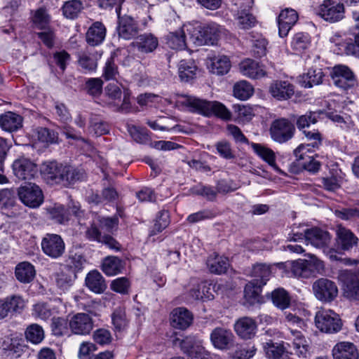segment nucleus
<instances>
[{
	"label": "nucleus",
	"instance_id": "nucleus-1",
	"mask_svg": "<svg viewBox=\"0 0 359 359\" xmlns=\"http://www.w3.org/2000/svg\"><path fill=\"white\" fill-rule=\"evenodd\" d=\"M41 173L47 183L62 184L65 187L83 180L86 177V173L83 169L64 165L57 161H48L43 163Z\"/></svg>",
	"mask_w": 359,
	"mask_h": 359
},
{
	"label": "nucleus",
	"instance_id": "nucleus-2",
	"mask_svg": "<svg viewBox=\"0 0 359 359\" xmlns=\"http://www.w3.org/2000/svg\"><path fill=\"white\" fill-rule=\"evenodd\" d=\"M182 104L191 107V111L202 115L210 116L215 115L223 120L231 119V114L228 109L221 102L217 101H207L196 97L185 95Z\"/></svg>",
	"mask_w": 359,
	"mask_h": 359
},
{
	"label": "nucleus",
	"instance_id": "nucleus-3",
	"mask_svg": "<svg viewBox=\"0 0 359 359\" xmlns=\"http://www.w3.org/2000/svg\"><path fill=\"white\" fill-rule=\"evenodd\" d=\"M309 259H298L286 263L294 277L309 278L323 274L325 272L324 262L313 255H309Z\"/></svg>",
	"mask_w": 359,
	"mask_h": 359
},
{
	"label": "nucleus",
	"instance_id": "nucleus-4",
	"mask_svg": "<svg viewBox=\"0 0 359 359\" xmlns=\"http://www.w3.org/2000/svg\"><path fill=\"white\" fill-rule=\"evenodd\" d=\"M187 32L189 39L196 46L214 45L220 36V27L215 23L203 26H187Z\"/></svg>",
	"mask_w": 359,
	"mask_h": 359
},
{
	"label": "nucleus",
	"instance_id": "nucleus-5",
	"mask_svg": "<svg viewBox=\"0 0 359 359\" xmlns=\"http://www.w3.org/2000/svg\"><path fill=\"white\" fill-rule=\"evenodd\" d=\"M315 323L317 328L325 333H336L342 326L339 315L332 310L318 311L315 316Z\"/></svg>",
	"mask_w": 359,
	"mask_h": 359
},
{
	"label": "nucleus",
	"instance_id": "nucleus-6",
	"mask_svg": "<svg viewBox=\"0 0 359 359\" xmlns=\"http://www.w3.org/2000/svg\"><path fill=\"white\" fill-rule=\"evenodd\" d=\"M294 130V126L291 121L287 118H281L272 122L270 127V135L275 142L284 143L293 137Z\"/></svg>",
	"mask_w": 359,
	"mask_h": 359
},
{
	"label": "nucleus",
	"instance_id": "nucleus-7",
	"mask_svg": "<svg viewBox=\"0 0 359 359\" xmlns=\"http://www.w3.org/2000/svg\"><path fill=\"white\" fill-rule=\"evenodd\" d=\"M316 299L323 302H332L338 295V288L334 282L327 278L316 280L312 285Z\"/></svg>",
	"mask_w": 359,
	"mask_h": 359
},
{
	"label": "nucleus",
	"instance_id": "nucleus-8",
	"mask_svg": "<svg viewBox=\"0 0 359 359\" xmlns=\"http://www.w3.org/2000/svg\"><path fill=\"white\" fill-rule=\"evenodd\" d=\"M20 201L27 206L37 208L43 201V195L40 187L34 183H26L18 189Z\"/></svg>",
	"mask_w": 359,
	"mask_h": 359
},
{
	"label": "nucleus",
	"instance_id": "nucleus-9",
	"mask_svg": "<svg viewBox=\"0 0 359 359\" xmlns=\"http://www.w3.org/2000/svg\"><path fill=\"white\" fill-rule=\"evenodd\" d=\"M41 245L43 252L52 259L62 257L65 250V242L58 234H46L42 238Z\"/></svg>",
	"mask_w": 359,
	"mask_h": 359
},
{
	"label": "nucleus",
	"instance_id": "nucleus-10",
	"mask_svg": "<svg viewBox=\"0 0 359 359\" xmlns=\"http://www.w3.org/2000/svg\"><path fill=\"white\" fill-rule=\"evenodd\" d=\"M345 8L343 4L336 0H325L319 6L318 15L330 22H336L344 18Z\"/></svg>",
	"mask_w": 359,
	"mask_h": 359
},
{
	"label": "nucleus",
	"instance_id": "nucleus-11",
	"mask_svg": "<svg viewBox=\"0 0 359 359\" xmlns=\"http://www.w3.org/2000/svg\"><path fill=\"white\" fill-rule=\"evenodd\" d=\"M334 85L344 90H348L356 86V79L351 70L344 65L334 66L331 72Z\"/></svg>",
	"mask_w": 359,
	"mask_h": 359
},
{
	"label": "nucleus",
	"instance_id": "nucleus-12",
	"mask_svg": "<svg viewBox=\"0 0 359 359\" xmlns=\"http://www.w3.org/2000/svg\"><path fill=\"white\" fill-rule=\"evenodd\" d=\"M339 280L343 285L344 296L350 300H359V279L348 270L339 272Z\"/></svg>",
	"mask_w": 359,
	"mask_h": 359
},
{
	"label": "nucleus",
	"instance_id": "nucleus-13",
	"mask_svg": "<svg viewBox=\"0 0 359 359\" xmlns=\"http://www.w3.org/2000/svg\"><path fill=\"white\" fill-rule=\"evenodd\" d=\"M172 345L180 346L181 350L189 357L201 354L205 350L202 341L191 336L186 337L184 339L176 337L172 340Z\"/></svg>",
	"mask_w": 359,
	"mask_h": 359
},
{
	"label": "nucleus",
	"instance_id": "nucleus-14",
	"mask_svg": "<svg viewBox=\"0 0 359 359\" xmlns=\"http://www.w3.org/2000/svg\"><path fill=\"white\" fill-rule=\"evenodd\" d=\"M210 338L215 348L227 350L232 346L234 336L231 330L218 327L212 331Z\"/></svg>",
	"mask_w": 359,
	"mask_h": 359
},
{
	"label": "nucleus",
	"instance_id": "nucleus-15",
	"mask_svg": "<svg viewBox=\"0 0 359 359\" xmlns=\"http://www.w3.org/2000/svg\"><path fill=\"white\" fill-rule=\"evenodd\" d=\"M13 170L16 177L22 180H29L37 173L36 165L25 158L16 159L13 163Z\"/></svg>",
	"mask_w": 359,
	"mask_h": 359
},
{
	"label": "nucleus",
	"instance_id": "nucleus-16",
	"mask_svg": "<svg viewBox=\"0 0 359 359\" xmlns=\"http://www.w3.org/2000/svg\"><path fill=\"white\" fill-rule=\"evenodd\" d=\"M288 339L292 341V348L296 355L306 358L310 355L309 341L299 330L290 327Z\"/></svg>",
	"mask_w": 359,
	"mask_h": 359
},
{
	"label": "nucleus",
	"instance_id": "nucleus-17",
	"mask_svg": "<svg viewBox=\"0 0 359 359\" xmlns=\"http://www.w3.org/2000/svg\"><path fill=\"white\" fill-rule=\"evenodd\" d=\"M305 240L308 243L317 248L327 247L330 243V234L320 228L314 227L304 229Z\"/></svg>",
	"mask_w": 359,
	"mask_h": 359
},
{
	"label": "nucleus",
	"instance_id": "nucleus-18",
	"mask_svg": "<svg viewBox=\"0 0 359 359\" xmlns=\"http://www.w3.org/2000/svg\"><path fill=\"white\" fill-rule=\"evenodd\" d=\"M86 235L90 241L101 243L112 250L118 252L121 250V245L115 238L109 234L102 235L101 230L95 225L87 229Z\"/></svg>",
	"mask_w": 359,
	"mask_h": 359
},
{
	"label": "nucleus",
	"instance_id": "nucleus-19",
	"mask_svg": "<svg viewBox=\"0 0 359 359\" xmlns=\"http://www.w3.org/2000/svg\"><path fill=\"white\" fill-rule=\"evenodd\" d=\"M69 328L75 334L85 335L90 332L93 327L91 318L86 313L74 315L69 320Z\"/></svg>",
	"mask_w": 359,
	"mask_h": 359
},
{
	"label": "nucleus",
	"instance_id": "nucleus-20",
	"mask_svg": "<svg viewBox=\"0 0 359 359\" xmlns=\"http://www.w3.org/2000/svg\"><path fill=\"white\" fill-rule=\"evenodd\" d=\"M299 18L297 11L292 8H285L278 15V32L280 37H285Z\"/></svg>",
	"mask_w": 359,
	"mask_h": 359
},
{
	"label": "nucleus",
	"instance_id": "nucleus-21",
	"mask_svg": "<svg viewBox=\"0 0 359 359\" xmlns=\"http://www.w3.org/2000/svg\"><path fill=\"white\" fill-rule=\"evenodd\" d=\"M118 25L117 27L118 34L120 37L128 40L137 34L138 26L136 21L129 15L121 16L118 14Z\"/></svg>",
	"mask_w": 359,
	"mask_h": 359
},
{
	"label": "nucleus",
	"instance_id": "nucleus-22",
	"mask_svg": "<svg viewBox=\"0 0 359 359\" xmlns=\"http://www.w3.org/2000/svg\"><path fill=\"white\" fill-rule=\"evenodd\" d=\"M337 244L344 251H350L357 246L359 238L348 229L339 226L337 230Z\"/></svg>",
	"mask_w": 359,
	"mask_h": 359
},
{
	"label": "nucleus",
	"instance_id": "nucleus-23",
	"mask_svg": "<svg viewBox=\"0 0 359 359\" xmlns=\"http://www.w3.org/2000/svg\"><path fill=\"white\" fill-rule=\"evenodd\" d=\"M192 321L193 315L186 308H176L170 313V324L176 329L184 330L190 326Z\"/></svg>",
	"mask_w": 359,
	"mask_h": 359
},
{
	"label": "nucleus",
	"instance_id": "nucleus-24",
	"mask_svg": "<svg viewBox=\"0 0 359 359\" xmlns=\"http://www.w3.org/2000/svg\"><path fill=\"white\" fill-rule=\"evenodd\" d=\"M334 359H359L356 346L351 342L337 343L332 348Z\"/></svg>",
	"mask_w": 359,
	"mask_h": 359
},
{
	"label": "nucleus",
	"instance_id": "nucleus-25",
	"mask_svg": "<svg viewBox=\"0 0 359 359\" xmlns=\"http://www.w3.org/2000/svg\"><path fill=\"white\" fill-rule=\"evenodd\" d=\"M234 329L240 337L249 339L255 335L257 324L252 318L243 317L236 321Z\"/></svg>",
	"mask_w": 359,
	"mask_h": 359
},
{
	"label": "nucleus",
	"instance_id": "nucleus-26",
	"mask_svg": "<svg viewBox=\"0 0 359 359\" xmlns=\"http://www.w3.org/2000/svg\"><path fill=\"white\" fill-rule=\"evenodd\" d=\"M106 32V27L101 22H95L86 34V42L92 46H98L104 40Z\"/></svg>",
	"mask_w": 359,
	"mask_h": 359
},
{
	"label": "nucleus",
	"instance_id": "nucleus-27",
	"mask_svg": "<svg viewBox=\"0 0 359 359\" xmlns=\"http://www.w3.org/2000/svg\"><path fill=\"white\" fill-rule=\"evenodd\" d=\"M206 264L210 273L217 275L225 273L230 266L229 259L216 252L208 257Z\"/></svg>",
	"mask_w": 359,
	"mask_h": 359
},
{
	"label": "nucleus",
	"instance_id": "nucleus-28",
	"mask_svg": "<svg viewBox=\"0 0 359 359\" xmlns=\"http://www.w3.org/2000/svg\"><path fill=\"white\" fill-rule=\"evenodd\" d=\"M133 45L139 52L149 53L156 49L158 46V40L154 34L147 33L137 36L136 40L133 42Z\"/></svg>",
	"mask_w": 359,
	"mask_h": 359
},
{
	"label": "nucleus",
	"instance_id": "nucleus-29",
	"mask_svg": "<svg viewBox=\"0 0 359 359\" xmlns=\"http://www.w3.org/2000/svg\"><path fill=\"white\" fill-rule=\"evenodd\" d=\"M239 69L243 75L252 79H258L266 75L262 67L252 59H245L242 61L239 65Z\"/></svg>",
	"mask_w": 359,
	"mask_h": 359
},
{
	"label": "nucleus",
	"instance_id": "nucleus-30",
	"mask_svg": "<svg viewBox=\"0 0 359 359\" xmlns=\"http://www.w3.org/2000/svg\"><path fill=\"white\" fill-rule=\"evenodd\" d=\"M248 276L253 277L261 285H266L271 274V266L263 263H257L245 270Z\"/></svg>",
	"mask_w": 359,
	"mask_h": 359
},
{
	"label": "nucleus",
	"instance_id": "nucleus-31",
	"mask_svg": "<svg viewBox=\"0 0 359 359\" xmlns=\"http://www.w3.org/2000/svg\"><path fill=\"white\" fill-rule=\"evenodd\" d=\"M324 73L320 68H311L299 76L298 81L302 87L311 88L323 83Z\"/></svg>",
	"mask_w": 359,
	"mask_h": 359
},
{
	"label": "nucleus",
	"instance_id": "nucleus-32",
	"mask_svg": "<svg viewBox=\"0 0 359 359\" xmlns=\"http://www.w3.org/2000/svg\"><path fill=\"white\" fill-rule=\"evenodd\" d=\"M187 25H182L178 29L170 31L165 37L167 45L172 49L182 50L187 46L184 28Z\"/></svg>",
	"mask_w": 359,
	"mask_h": 359
},
{
	"label": "nucleus",
	"instance_id": "nucleus-33",
	"mask_svg": "<svg viewBox=\"0 0 359 359\" xmlns=\"http://www.w3.org/2000/svg\"><path fill=\"white\" fill-rule=\"evenodd\" d=\"M125 267V262L115 256H107L102 262V271L109 276H115L122 272Z\"/></svg>",
	"mask_w": 359,
	"mask_h": 359
},
{
	"label": "nucleus",
	"instance_id": "nucleus-34",
	"mask_svg": "<svg viewBox=\"0 0 359 359\" xmlns=\"http://www.w3.org/2000/svg\"><path fill=\"white\" fill-rule=\"evenodd\" d=\"M270 92L278 100H287L293 95L294 87L287 81H276L271 85Z\"/></svg>",
	"mask_w": 359,
	"mask_h": 359
},
{
	"label": "nucleus",
	"instance_id": "nucleus-35",
	"mask_svg": "<svg viewBox=\"0 0 359 359\" xmlns=\"http://www.w3.org/2000/svg\"><path fill=\"white\" fill-rule=\"evenodd\" d=\"M0 126L6 131H16L22 126V117L14 112L8 111L0 116Z\"/></svg>",
	"mask_w": 359,
	"mask_h": 359
},
{
	"label": "nucleus",
	"instance_id": "nucleus-36",
	"mask_svg": "<svg viewBox=\"0 0 359 359\" xmlns=\"http://www.w3.org/2000/svg\"><path fill=\"white\" fill-rule=\"evenodd\" d=\"M86 285L90 290L97 294L102 293L107 289L104 278L97 271H93L88 273Z\"/></svg>",
	"mask_w": 359,
	"mask_h": 359
},
{
	"label": "nucleus",
	"instance_id": "nucleus-37",
	"mask_svg": "<svg viewBox=\"0 0 359 359\" xmlns=\"http://www.w3.org/2000/svg\"><path fill=\"white\" fill-rule=\"evenodd\" d=\"M266 356L271 359H293L285 350L283 344L274 343L271 340L263 344Z\"/></svg>",
	"mask_w": 359,
	"mask_h": 359
},
{
	"label": "nucleus",
	"instance_id": "nucleus-38",
	"mask_svg": "<svg viewBox=\"0 0 359 359\" xmlns=\"http://www.w3.org/2000/svg\"><path fill=\"white\" fill-rule=\"evenodd\" d=\"M36 271L34 266L27 262L19 263L15 270L18 280L23 283H30L34 278Z\"/></svg>",
	"mask_w": 359,
	"mask_h": 359
},
{
	"label": "nucleus",
	"instance_id": "nucleus-39",
	"mask_svg": "<svg viewBox=\"0 0 359 359\" xmlns=\"http://www.w3.org/2000/svg\"><path fill=\"white\" fill-rule=\"evenodd\" d=\"M210 71L217 75L226 74L231 68V62L226 55H219L210 59Z\"/></svg>",
	"mask_w": 359,
	"mask_h": 359
},
{
	"label": "nucleus",
	"instance_id": "nucleus-40",
	"mask_svg": "<svg viewBox=\"0 0 359 359\" xmlns=\"http://www.w3.org/2000/svg\"><path fill=\"white\" fill-rule=\"evenodd\" d=\"M190 296L196 300L206 301L214 298L211 292V285L206 282H201L194 287L189 292Z\"/></svg>",
	"mask_w": 359,
	"mask_h": 359
},
{
	"label": "nucleus",
	"instance_id": "nucleus-41",
	"mask_svg": "<svg viewBox=\"0 0 359 359\" xmlns=\"http://www.w3.org/2000/svg\"><path fill=\"white\" fill-rule=\"evenodd\" d=\"M178 70L180 79L187 82L195 77L197 67L193 60H182L180 62Z\"/></svg>",
	"mask_w": 359,
	"mask_h": 359
},
{
	"label": "nucleus",
	"instance_id": "nucleus-42",
	"mask_svg": "<svg viewBox=\"0 0 359 359\" xmlns=\"http://www.w3.org/2000/svg\"><path fill=\"white\" fill-rule=\"evenodd\" d=\"M251 147L253 151L269 165L276 170L278 169L276 163L275 153L271 149L257 143H252Z\"/></svg>",
	"mask_w": 359,
	"mask_h": 359
},
{
	"label": "nucleus",
	"instance_id": "nucleus-43",
	"mask_svg": "<svg viewBox=\"0 0 359 359\" xmlns=\"http://www.w3.org/2000/svg\"><path fill=\"white\" fill-rule=\"evenodd\" d=\"M271 299L273 304L280 309H285L290 305V297L283 288L274 290L271 293Z\"/></svg>",
	"mask_w": 359,
	"mask_h": 359
},
{
	"label": "nucleus",
	"instance_id": "nucleus-44",
	"mask_svg": "<svg viewBox=\"0 0 359 359\" xmlns=\"http://www.w3.org/2000/svg\"><path fill=\"white\" fill-rule=\"evenodd\" d=\"M49 217L59 224H65L69 220V212L65 207L60 204H55L48 209Z\"/></svg>",
	"mask_w": 359,
	"mask_h": 359
},
{
	"label": "nucleus",
	"instance_id": "nucleus-45",
	"mask_svg": "<svg viewBox=\"0 0 359 359\" xmlns=\"http://www.w3.org/2000/svg\"><path fill=\"white\" fill-rule=\"evenodd\" d=\"M25 337L27 341L37 344L44 339V332L41 326L38 324H32L27 327Z\"/></svg>",
	"mask_w": 359,
	"mask_h": 359
},
{
	"label": "nucleus",
	"instance_id": "nucleus-46",
	"mask_svg": "<svg viewBox=\"0 0 359 359\" xmlns=\"http://www.w3.org/2000/svg\"><path fill=\"white\" fill-rule=\"evenodd\" d=\"M253 94L252 86L246 81L236 83L233 86V95L236 97L245 100Z\"/></svg>",
	"mask_w": 359,
	"mask_h": 359
},
{
	"label": "nucleus",
	"instance_id": "nucleus-47",
	"mask_svg": "<svg viewBox=\"0 0 359 359\" xmlns=\"http://www.w3.org/2000/svg\"><path fill=\"white\" fill-rule=\"evenodd\" d=\"M264 285L259 284V282L252 280L248 282L244 289L245 297L251 302L258 300L259 294L262 291V287Z\"/></svg>",
	"mask_w": 359,
	"mask_h": 359
},
{
	"label": "nucleus",
	"instance_id": "nucleus-48",
	"mask_svg": "<svg viewBox=\"0 0 359 359\" xmlns=\"http://www.w3.org/2000/svg\"><path fill=\"white\" fill-rule=\"evenodd\" d=\"M82 7V3L79 0L69 1L62 7L63 14L67 18L74 19L81 12Z\"/></svg>",
	"mask_w": 359,
	"mask_h": 359
},
{
	"label": "nucleus",
	"instance_id": "nucleus-49",
	"mask_svg": "<svg viewBox=\"0 0 359 359\" xmlns=\"http://www.w3.org/2000/svg\"><path fill=\"white\" fill-rule=\"evenodd\" d=\"M36 135L38 140L43 143L53 144L57 142V133L47 128H38Z\"/></svg>",
	"mask_w": 359,
	"mask_h": 359
},
{
	"label": "nucleus",
	"instance_id": "nucleus-50",
	"mask_svg": "<svg viewBox=\"0 0 359 359\" xmlns=\"http://www.w3.org/2000/svg\"><path fill=\"white\" fill-rule=\"evenodd\" d=\"M4 302L6 304H7V307H8V313L11 311H13L15 313L21 312L25 306V300L18 295H13L11 297H8L4 299Z\"/></svg>",
	"mask_w": 359,
	"mask_h": 359
},
{
	"label": "nucleus",
	"instance_id": "nucleus-51",
	"mask_svg": "<svg viewBox=\"0 0 359 359\" xmlns=\"http://www.w3.org/2000/svg\"><path fill=\"white\" fill-rule=\"evenodd\" d=\"M310 44V38L308 34L297 33L292 38L291 45L297 51H302L306 49Z\"/></svg>",
	"mask_w": 359,
	"mask_h": 359
},
{
	"label": "nucleus",
	"instance_id": "nucleus-52",
	"mask_svg": "<svg viewBox=\"0 0 359 359\" xmlns=\"http://www.w3.org/2000/svg\"><path fill=\"white\" fill-rule=\"evenodd\" d=\"M238 25L242 29H250L256 23V18L245 9L238 11Z\"/></svg>",
	"mask_w": 359,
	"mask_h": 359
},
{
	"label": "nucleus",
	"instance_id": "nucleus-53",
	"mask_svg": "<svg viewBox=\"0 0 359 359\" xmlns=\"http://www.w3.org/2000/svg\"><path fill=\"white\" fill-rule=\"evenodd\" d=\"M112 323L116 330H123L128 323L126 312L121 308L116 309L112 314Z\"/></svg>",
	"mask_w": 359,
	"mask_h": 359
},
{
	"label": "nucleus",
	"instance_id": "nucleus-54",
	"mask_svg": "<svg viewBox=\"0 0 359 359\" xmlns=\"http://www.w3.org/2000/svg\"><path fill=\"white\" fill-rule=\"evenodd\" d=\"M318 142H314L311 144H301L294 150V155L297 161L304 160L308 156V154L313 152V149L317 147Z\"/></svg>",
	"mask_w": 359,
	"mask_h": 359
},
{
	"label": "nucleus",
	"instance_id": "nucleus-55",
	"mask_svg": "<svg viewBox=\"0 0 359 359\" xmlns=\"http://www.w3.org/2000/svg\"><path fill=\"white\" fill-rule=\"evenodd\" d=\"M191 194L203 196L209 201H213L217 196V191L210 187L198 184L190 189Z\"/></svg>",
	"mask_w": 359,
	"mask_h": 359
},
{
	"label": "nucleus",
	"instance_id": "nucleus-56",
	"mask_svg": "<svg viewBox=\"0 0 359 359\" xmlns=\"http://www.w3.org/2000/svg\"><path fill=\"white\" fill-rule=\"evenodd\" d=\"M322 114L323 112L320 111L309 112V114L301 116L297 120V125L299 128L308 127L311 123H316Z\"/></svg>",
	"mask_w": 359,
	"mask_h": 359
},
{
	"label": "nucleus",
	"instance_id": "nucleus-57",
	"mask_svg": "<svg viewBox=\"0 0 359 359\" xmlns=\"http://www.w3.org/2000/svg\"><path fill=\"white\" fill-rule=\"evenodd\" d=\"M215 147L218 154L222 158L227 160L233 159L235 158L233 151L232 150L231 144L229 142L226 140L218 142L216 143Z\"/></svg>",
	"mask_w": 359,
	"mask_h": 359
},
{
	"label": "nucleus",
	"instance_id": "nucleus-58",
	"mask_svg": "<svg viewBox=\"0 0 359 359\" xmlns=\"http://www.w3.org/2000/svg\"><path fill=\"white\" fill-rule=\"evenodd\" d=\"M170 224L169 212L166 210H161L158 212L154 226V233L161 232Z\"/></svg>",
	"mask_w": 359,
	"mask_h": 359
},
{
	"label": "nucleus",
	"instance_id": "nucleus-59",
	"mask_svg": "<svg viewBox=\"0 0 359 359\" xmlns=\"http://www.w3.org/2000/svg\"><path fill=\"white\" fill-rule=\"evenodd\" d=\"M32 315L36 318L46 320L52 316V312L47 304L40 302L34 305Z\"/></svg>",
	"mask_w": 359,
	"mask_h": 359
},
{
	"label": "nucleus",
	"instance_id": "nucleus-60",
	"mask_svg": "<svg viewBox=\"0 0 359 359\" xmlns=\"http://www.w3.org/2000/svg\"><path fill=\"white\" fill-rule=\"evenodd\" d=\"M233 112L236 114L237 118L241 120H250L253 116L252 109L248 105L235 104L233 105Z\"/></svg>",
	"mask_w": 359,
	"mask_h": 359
},
{
	"label": "nucleus",
	"instance_id": "nucleus-61",
	"mask_svg": "<svg viewBox=\"0 0 359 359\" xmlns=\"http://www.w3.org/2000/svg\"><path fill=\"white\" fill-rule=\"evenodd\" d=\"M118 74V67L114 62V57L112 55L106 62L104 67L103 77L106 80L116 79Z\"/></svg>",
	"mask_w": 359,
	"mask_h": 359
},
{
	"label": "nucleus",
	"instance_id": "nucleus-62",
	"mask_svg": "<svg viewBox=\"0 0 359 359\" xmlns=\"http://www.w3.org/2000/svg\"><path fill=\"white\" fill-rule=\"evenodd\" d=\"M128 131L132 138L139 143H145L148 141L149 137L146 130L131 125L128 126Z\"/></svg>",
	"mask_w": 359,
	"mask_h": 359
},
{
	"label": "nucleus",
	"instance_id": "nucleus-63",
	"mask_svg": "<svg viewBox=\"0 0 359 359\" xmlns=\"http://www.w3.org/2000/svg\"><path fill=\"white\" fill-rule=\"evenodd\" d=\"M100 228L107 232L113 233L116 231L118 226V218L116 216L113 217H102L99 219Z\"/></svg>",
	"mask_w": 359,
	"mask_h": 359
},
{
	"label": "nucleus",
	"instance_id": "nucleus-64",
	"mask_svg": "<svg viewBox=\"0 0 359 359\" xmlns=\"http://www.w3.org/2000/svg\"><path fill=\"white\" fill-rule=\"evenodd\" d=\"M257 351L254 345H247L240 347L234 354V359H250L253 357Z\"/></svg>",
	"mask_w": 359,
	"mask_h": 359
}]
</instances>
